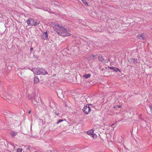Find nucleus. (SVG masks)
I'll return each mask as SVG.
<instances>
[{
    "label": "nucleus",
    "instance_id": "nucleus-1",
    "mask_svg": "<svg viewBox=\"0 0 152 152\" xmlns=\"http://www.w3.org/2000/svg\"><path fill=\"white\" fill-rule=\"evenodd\" d=\"M53 29L59 35L67 37L71 35L70 30L69 28H65L64 26L58 23H53Z\"/></svg>",
    "mask_w": 152,
    "mask_h": 152
},
{
    "label": "nucleus",
    "instance_id": "nucleus-2",
    "mask_svg": "<svg viewBox=\"0 0 152 152\" xmlns=\"http://www.w3.org/2000/svg\"><path fill=\"white\" fill-rule=\"evenodd\" d=\"M32 71L34 74L37 75H45L47 74V72L45 70L40 68H35L32 69Z\"/></svg>",
    "mask_w": 152,
    "mask_h": 152
},
{
    "label": "nucleus",
    "instance_id": "nucleus-3",
    "mask_svg": "<svg viewBox=\"0 0 152 152\" xmlns=\"http://www.w3.org/2000/svg\"><path fill=\"white\" fill-rule=\"evenodd\" d=\"M90 106L89 104H87L86 106L84 107L83 109V111L86 114H88L91 111V105H90Z\"/></svg>",
    "mask_w": 152,
    "mask_h": 152
},
{
    "label": "nucleus",
    "instance_id": "nucleus-4",
    "mask_svg": "<svg viewBox=\"0 0 152 152\" xmlns=\"http://www.w3.org/2000/svg\"><path fill=\"white\" fill-rule=\"evenodd\" d=\"M146 34L144 33H142L138 34L136 37L140 40L145 39L146 37Z\"/></svg>",
    "mask_w": 152,
    "mask_h": 152
},
{
    "label": "nucleus",
    "instance_id": "nucleus-5",
    "mask_svg": "<svg viewBox=\"0 0 152 152\" xmlns=\"http://www.w3.org/2000/svg\"><path fill=\"white\" fill-rule=\"evenodd\" d=\"M26 22L28 26H33L34 19L32 18H30L27 20Z\"/></svg>",
    "mask_w": 152,
    "mask_h": 152
},
{
    "label": "nucleus",
    "instance_id": "nucleus-6",
    "mask_svg": "<svg viewBox=\"0 0 152 152\" xmlns=\"http://www.w3.org/2000/svg\"><path fill=\"white\" fill-rule=\"evenodd\" d=\"M42 38L44 40L47 39L48 38V34L47 32L43 33L41 36Z\"/></svg>",
    "mask_w": 152,
    "mask_h": 152
},
{
    "label": "nucleus",
    "instance_id": "nucleus-7",
    "mask_svg": "<svg viewBox=\"0 0 152 152\" xmlns=\"http://www.w3.org/2000/svg\"><path fill=\"white\" fill-rule=\"evenodd\" d=\"M94 131L92 129L86 132V133L88 135L91 136L94 133Z\"/></svg>",
    "mask_w": 152,
    "mask_h": 152
},
{
    "label": "nucleus",
    "instance_id": "nucleus-8",
    "mask_svg": "<svg viewBox=\"0 0 152 152\" xmlns=\"http://www.w3.org/2000/svg\"><path fill=\"white\" fill-rule=\"evenodd\" d=\"M131 62H132L134 64H136L137 63V60L136 58H131Z\"/></svg>",
    "mask_w": 152,
    "mask_h": 152
},
{
    "label": "nucleus",
    "instance_id": "nucleus-9",
    "mask_svg": "<svg viewBox=\"0 0 152 152\" xmlns=\"http://www.w3.org/2000/svg\"><path fill=\"white\" fill-rule=\"evenodd\" d=\"M99 60L101 62L104 63L105 62V61L103 58L102 56H99L98 58Z\"/></svg>",
    "mask_w": 152,
    "mask_h": 152
},
{
    "label": "nucleus",
    "instance_id": "nucleus-10",
    "mask_svg": "<svg viewBox=\"0 0 152 152\" xmlns=\"http://www.w3.org/2000/svg\"><path fill=\"white\" fill-rule=\"evenodd\" d=\"M91 76V75L90 74H85L83 76V77L85 79H86L90 77Z\"/></svg>",
    "mask_w": 152,
    "mask_h": 152
},
{
    "label": "nucleus",
    "instance_id": "nucleus-11",
    "mask_svg": "<svg viewBox=\"0 0 152 152\" xmlns=\"http://www.w3.org/2000/svg\"><path fill=\"white\" fill-rule=\"evenodd\" d=\"M40 21L39 20H36L35 21H34V23L33 24V26H37L39 25L40 23Z\"/></svg>",
    "mask_w": 152,
    "mask_h": 152
},
{
    "label": "nucleus",
    "instance_id": "nucleus-12",
    "mask_svg": "<svg viewBox=\"0 0 152 152\" xmlns=\"http://www.w3.org/2000/svg\"><path fill=\"white\" fill-rule=\"evenodd\" d=\"M39 80L37 77H35L34 79V83L36 84L39 82Z\"/></svg>",
    "mask_w": 152,
    "mask_h": 152
},
{
    "label": "nucleus",
    "instance_id": "nucleus-13",
    "mask_svg": "<svg viewBox=\"0 0 152 152\" xmlns=\"http://www.w3.org/2000/svg\"><path fill=\"white\" fill-rule=\"evenodd\" d=\"M18 134V133L14 131H12L10 132L11 136L14 137Z\"/></svg>",
    "mask_w": 152,
    "mask_h": 152
},
{
    "label": "nucleus",
    "instance_id": "nucleus-14",
    "mask_svg": "<svg viewBox=\"0 0 152 152\" xmlns=\"http://www.w3.org/2000/svg\"><path fill=\"white\" fill-rule=\"evenodd\" d=\"M91 136L92 138L94 139H96L97 137L96 134L94 133H93Z\"/></svg>",
    "mask_w": 152,
    "mask_h": 152
},
{
    "label": "nucleus",
    "instance_id": "nucleus-15",
    "mask_svg": "<svg viewBox=\"0 0 152 152\" xmlns=\"http://www.w3.org/2000/svg\"><path fill=\"white\" fill-rule=\"evenodd\" d=\"M115 72H121V71L120 69H119L118 68H117L116 67H115L113 70Z\"/></svg>",
    "mask_w": 152,
    "mask_h": 152
},
{
    "label": "nucleus",
    "instance_id": "nucleus-16",
    "mask_svg": "<svg viewBox=\"0 0 152 152\" xmlns=\"http://www.w3.org/2000/svg\"><path fill=\"white\" fill-rule=\"evenodd\" d=\"M83 2L85 5L88 6V4L86 0H83Z\"/></svg>",
    "mask_w": 152,
    "mask_h": 152
},
{
    "label": "nucleus",
    "instance_id": "nucleus-17",
    "mask_svg": "<svg viewBox=\"0 0 152 152\" xmlns=\"http://www.w3.org/2000/svg\"><path fill=\"white\" fill-rule=\"evenodd\" d=\"M22 149L20 148H18L17 149L16 152H22Z\"/></svg>",
    "mask_w": 152,
    "mask_h": 152
},
{
    "label": "nucleus",
    "instance_id": "nucleus-18",
    "mask_svg": "<svg viewBox=\"0 0 152 152\" xmlns=\"http://www.w3.org/2000/svg\"><path fill=\"white\" fill-rule=\"evenodd\" d=\"M149 107L150 108L151 112L152 114V105L151 104H150L149 105Z\"/></svg>",
    "mask_w": 152,
    "mask_h": 152
},
{
    "label": "nucleus",
    "instance_id": "nucleus-19",
    "mask_svg": "<svg viewBox=\"0 0 152 152\" xmlns=\"http://www.w3.org/2000/svg\"><path fill=\"white\" fill-rule=\"evenodd\" d=\"M54 113L55 115L58 116L59 115V113L58 111H55L54 112Z\"/></svg>",
    "mask_w": 152,
    "mask_h": 152
},
{
    "label": "nucleus",
    "instance_id": "nucleus-20",
    "mask_svg": "<svg viewBox=\"0 0 152 152\" xmlns=\"http://www.w3.org/2000/svg\"><path fill=\"white\" fill-rule=\"evenodd\" d=\"M94 57V56L93 54H91L89 58L91 59H92Z\"/></svg>",
    "mask_w": 152,
    "mask_h": 152
},
{
    "label": "nucleus",
    "instance_id": "nucleus-21",
    "mask_svg": "<svg viewBox=\"0 0 152 152\" xmlns=\"http://www.w3.org/2000/svg\"><path fill=\"white\" fill-rule=\"evenodd\" d=\"M134 110V109H133V108H131L130 110H129V112H130V113H133V112H132V111L133 110Z\"/></svg>",
    "mask_w": 152,
    "mask_h": 152
},
{
    "label": "nucleus",
    "instance_id": "nucleus-22",
    "mask_svg": "<svg viewBox=\"0 0 152 152\" xmlns=\"http://www.w3.org/2000/svg\"><path fill=\"white\" fill-rule=\"evenodd\" d=\"M115 67H108V68L109 69H111V70H114V68H115Z\"/></svg>",
    "mask_w": 152,
    "mask_h": 152
},
{
    "label": "nucleus",
    "instance_id": "nucleus-23",
    "mask_svg": "<svg viewBox=\"0 0 152 152\" xmlns=\"http://www.w3.org/2000/svg\"><path fill=\"white\" fill-rule=\"evenodd\" d=\"M126 152H131L129 150H128L126 148Z\"/></svg>",
    "mask_w": 152,
    "mask_h": 152
},
{
    "label": "nucleus",
    "instance_id": "nucleus-24",
    "mask_svg": "<svg viewBox=\"0 0 152 152\" xmlns=\"http://www.w3.org/2000/svg\"><path fill=\"white\" fill-rule=\"evenodd\" d=\"M62 121H63V120L62 119H60L59 120L58 123H59L60 122H62Z\"/></svg>",
    "mask_w": 152,
    "mask_h": 152
},
{
    "label": "nucleus",
    "instance_id": "nucleus-25",
    "mask_svg": "<svg viewBox=\"0 0 152 152\" xmlns=\"http://www.w3.org/2000/svg\"><path fill=\"white\" fill-rule=\"evenodd\" d=\"M117 107H118V108H120L121 107V106L120 105L119 106H118Z\"/></svg>",
    "mask_w": 152,
    "mask_h": 152
},
{
    "label": "nucleus",
    "instance_id": "nucleus-26",
    "mask_svg": "<svg viewBox=\"0 0 152 152\" xmlns=\"http://www.w3.org/2000/svg\"><path fill=\"white\" fill-rule=\"evenodd\" d=\"M31 111H29V112H28V113L29 114H30V113H31Z\"/></svg>",
    "mask_w": 152,
    "mask_h": 152
},
{
    "label": "nucleus",
    "instance_id": "nucleus-27",
    "mask_svg": "<svg viewBox=\"0 0 152 152\" xmlns=\"http://www.w3.org/2000/svg\"><path fill=\"white\" fill-rule=\"evenodd\" d=\"M32 49H33V48H31V50H32Z\"/></svg>",
    "mask_w": 152,
    "mask_h": 152
},
{
    "label": "nucleus",
    "instance_id": "nucleus-28",
    "mask_svg": "<svg viewBox=\"0 0 152 152\" xmlns=\"http://www.w3.org/2000/svg\"><path fill=\"white\" fill-rule=\"evenodd\" d=\"M113 125H114V124H112V125H111V126H112Z\"/></svg>",
    "mask_w": 152,
    "mask_h": 152
},
{
    "label": "nucleus",
    "instance_id": "nucleus-29",
    "mask_svg": "<svg viewBox=\"0 0 152 152\" xmlns=\"http://www.w3.org/2000/svg\"><path fill=\"white\" fill-rule=\"evenodd\" d=\"M28 150H29V148H28Z\"/></svg>",
    "mask_w": 152,
    "mask_h": 152
},
{
    "label": "nucleus",
    "instance_id": "nucleus-30",
    "mask_svg": "<svg viewBox=\"0 0 152 152\" xmlns=\"http://www.w3.org/2000/svg\"><path fill=\"white\" fill-rule=\"evenodd\" d=\"M55 75H55V74H54V75H53V76H55Z\"/></svg>",
    "mask_w": 152,
    "mask_h": 152
},
{
    "label": "nucleus",
    "instance_id": "nucleus-31",
    "mask_svg": "<svg viewBox=\"0 0 152 152\" xmlns=\"http://www.w3.org/2000/svg\"><path fill=\"white\" fill-rule=\"evenodd\" d=\"M151 30H152V27L151 28Z\"/></svg>",
    "mask_w": 152,
    "mask_h": 152
},
{
    "label": "nucleus",
    "instance_id": "nucleus-32",
    "mask_svg": "<svg viewBox=\"0 0 152 152\" xmlns=\"http://www.w3.org/2000/svg\"><path fill=\"white\" fill-rule=\"evenodd\" d=\"M81 0L82 1H83V0Z\"/></svg>",
    "mask_w": 152,
    "mask_h": 152
}]
</instances>
